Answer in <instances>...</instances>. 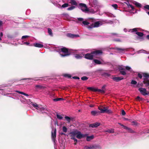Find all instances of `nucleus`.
Wrapping results in <instances>:
<instances>
[{
	"mask_svg": "<svg viewBox=\"0 0 149 149\" xmlns=\"http://www.w3.org/2000/svg\"><path fill=\"white\" fill-rule=\"evenodd\" d=\"M132 123V125H138L137 122L135 121H133L131 122Z\"/></svg>",
	"mask_w": 149,
	"mask_h": 149,
	"instance_id": "a19ab883",
	"label": "nucleus"
},
{
	"mask_svg": "<svg viewBox=\"0 0 149 149\" xmlns=\"http://www.w3.org/2000/svg\"><path fill=\"white\" fill-rule=\"evenodd\" d=\"M75 8V6H71L70 7L68 8L67 9V10H73V9Z\"/></svg>",
	"mask_w": 149,
	"mask_h": 149,
	"instance_id": "e433bc0d",
	"label": "nucleus"
},
{
	"mask_svg": "<svg viewBox=\"0 0 149 149\" xmlns=\"http://www.w3.org/2000/svg\"><path fill=\"white\" fill-rule=\"evenodd\" d=\"M138 36L140 37H142L143 36V33L142 32H138L136 33Z\"/></svg>",
	"mask_w": 149,
	"mask_h": 149,
	"instance_id": "393cba45",
	"label": "nucleus"
},
{
	"mask_svg": "<svg viewBox=\"0 0 149 149\" xmlns=\"http://www.w3.org/2000/svg\"><path fill=\"white\" fill-rule=\"evenodd\" d=\"M142 74L143 77V83L145 84V86L147 87L149 86V74L147 73H142Z\"/></svg>",
	"mask_w": 149,
	"mask_h": 149,
	"instance_id": "f03ea898",
	"label": "nucleus"
},
{
	"mask_svg": "<svg viewBox=\"0 0 149 149\" xmlns=\"http://www.w3.org/2000/svg\"><path fill=\"white\" fill-rule=\"evenodd\" d=\"M94 27H95L93 23L92 24L90 25H88L87 26V28H88L89 29H92Z\"/></svg>",
	"mask_w": 149,
	"mask_h": 149,
	"instance_id": "a878e982",
	"label": "nucleus"
},
{
	"mask_svg": "<svg viewBox=\"0 0 149 149\" xmlns=\"http://www.w3.org/2000/svg\"><path fill=\"white\" fill-rule=\"evenodd\" d=\"M112 79L115 81L118 82L123 79L124 78L122 77H113Z\"/></svg>",
	"mask_w": 149,
	"mask_h": 149,
	"instance_id": "1a4fd4ad",
	"label": "nucleus"
},
{
	"mask_svg": "<svg viewBox=\"0 0 149 149\" xmlns=\"http://www.w3.org/2000/svg\"><path fill=\"white\" fill-rule=\"evenodd\" d=\"M134 4L136 5V6L140 8L141 7V4L138 2H135L134 3Z\"/></svg>",
	"mask_w": 149,
	"mask_h": 149,
	"instance_id": "bb28decb",
	"label": "nucleus"
},
{
	"mask_svg": "<svg viewBox=\"0 0 149 149\" xmlns=\"http://www.w3.org/2000/svg\"><path fill=\"white\" fill-rule=\"evenodd\" d=\"M56 117L58 119H59L60 120L62 119L63 118V117L62 116L58 114L56 115Z\"/></svg>",
	"mask_w": 149,
	"mask_h": 149,
	"instance_id": "ea45409f",
	"label": "nucleus"
},
{
	"mask_svg": "<svg viewBox=\"0 0 149 149\" xmlns=\"http://www.w3.org/2000/svg\"><path fill=\"white\" fill-rule=\"evenodd\" d=\"M82 56L79 54H76L75 56V57L77 59H80L81 58Z\"/></svg>",
	"mask_w": 149,
	"mask_h": 149,
	"instance_id": "58836bf2",
	"label": "nucleus"
},
{
	"mask_svg": "<svg viewBox=\"0 0 149 149\" xmlns=\"http://www.w3.org/2000/svg\"><path fill=\"white\" fill-rule=\"evenodd\" d=\"M79 6L80 9L83 12L87 13L89 11V9L85 4L80 3L79 4Z\"/></svg>",
	"mask_w": 149,
	"mask_h": 149,
	"instance_id": "39448f33",
	"label": "nucleus"
},
{
	"mask_svg": "<svg viewBox=\"0 0 149 149\" xmlns=\"http://www.w3.org/2000/svg\"><path fill=\"white\" fill-rule=\"evenodd\" d=\"M87 89L94 92H96V88L94 87H89L87 88Z\"/></svg>",
	"mask_w": 149,
	"mask_h": 149,
	"instance_id": "4be33fe9",
	"label": "nucleus"
},
{
	"mask_svg": "<svg viewBox=\"0 0 149 149\" xmlns=\"http://www.w3.org/2000/svg\"><path fill=\"white\" fill-rule=\"evenodd\" d=\"M144 8L149 10V5H146L144 6Z\"/></svg>",
	"mask_w": 149,
	"mask_h": 149,
	"instance_id": "8fccbe9b",
	"label": "nucleus"
},
{
	"mask_svg": "<svg viewBox=\"0 0 149 149\" xmlns=\"http://www.w3.org/2000/svg\"><path fill=\"white\" fill-rule=\"evenodd\" d=\"M84 19L82 18H77V21L76 22L77 23L80 24H83L84 25H88L90 24L89 22H88L87 20H84Z\"/></svg>",
	"mask_w": 149,
	"mask_h": 149,
	"instance_id": "20e7f679",
	"label": "nucleus"
},
{
	"mask_svg": "<svg viewBox=\"0 0 149 149\" xmlns=\"http://www.w3.org/2000/svg\"><path fill=\"white\" fill-rule=\"evenodd\" d=\"M114 40L118 42H120L121 41L119 39H115V40Z\"/></svg>",
	"mask_w": 149,
	"mask_h": 149,
	"instance_id": "052dcab7",
	"label": "nucleus"
},
{
	"mask_svg": "<svg viewBox=\"0 0 149 149\" xmlns=\"http://www.w3.org/2000/svg\"><path fill=\"white\" fill-rule=\"evenodd\" d=\"M32 105L34 107H35L37 109H38V108H36V107H38V105L36 104V103H33L32 104Z\"/></svg>",
	"mask_w": 149,
	"mask_h": 149,
	"instance_id": "37998d69",
	"label": "nucleus"
},
{
	"mask_svg": "<svg viewBox=\"0 0 149 149\" xmlns=\"http://www.w3.org/2000/svg\"><path fill=\"white\" fill-rule=\"evenodd\" d=\"M118 124L119 125H120L121 126L123 127H124V128L125 129V127H126V126H125L124 125H123L121 123H118Z\"/></svg>",
	"mask_w": 149,
	"mask_h": 149,
	"instance_id": "5fc2aeb1",
	"label": "nucleus"
},
{
	"mask_svg": "<svg viewBox=\"0 0 149 149\" xmlns=\"http://www.w3.org/2000/svg\"><path fill=\"white\" fill-rule=\"evenodd\" d=\"M69 3H71L72 5L75 6H77V2L75 0H70Z\"/></svg>",
	"mask_w": 149,
	"mask_h": 149,
	"instance_id": "f3484780",
	"label": "nucleus"
},
{
	"mask_svg": "<svg viewBox=\"0 0 149 149\" xmlns=\"http://www.w3.org/2000/svg\"><path fill=\"white\" fill-rule=\"evenodd\" d=\"M67 36L69 37L72 38H73L75 37H79V36L78 35L73 34L71 33L67 34Z\"/></svg>",
	"mask_w": 149,
	"mask_h": 149,
	"instance_id": "f8f14e48",
	"label": "nucleus"
},
{
	"mask_svg": "<svg viewBox=\"0 0 149 149\" xmlns=\"http://www.w3.org/2000/svg\"><path fill=\"white\" fill-rule=\"evenodd\" d=\"M81 79L83 81H85L87 80L88 79V78L86 76H83Z\"/></svg>",
	"mask_w": 149,
	"mask_h": 149,
	"instance_id": "4c0bfd02",
	"label": "nucleus"
},
{
	"mask_svg": "<svg viewBox=\"0 0 149 149\" xmlns=\"http://www.w3.org/2000/svg\"><path fill=\"white\" fill-rule=\"evenodd\" d=\"M138 90L143 95L145 96L149 94V92L147 91L146 89L145 88H140L138 89Z\"/></svg>",
	"mask_w": 149,
	"mask_h": 149,
	"instance_id": "423d86ee",
	"label": "nucleus"
},
{
	"mask_svg": "<svg viewBox=\"0 0 149 149\" xmlns=\"http://www.w3.org/2000/svg\"><path fill=\"white\" fill-rule=\"evenodd\" d=\"M137 31V29L136 28H134V29H132L131 30L132 32H136Z\"/></svg>",
	"mask_w": 149,
	"mask_h": 149,
	"instance_id": "864d4df0",
	"label": "nucleus"
},
{
	"mask_svg": "<svg viewBox=\"0 0 149 149\" xmlns=\"http://www.w3.org/2000/svg\"><path fill=\"white\" fill-rule=\"evenodd\" d=\"M87 135V134H82L80 132L77 131L76 137L78 139H80L86 136Z\"/></svg>",
	"mask_w": 149,
	"mask_h": 149,
	"instance_id": "6e6552de",
	"label": "nucleus"
},
{
	"mask_svg": "<svg viewBox=\"0 0 149 149\" xmlns=\"http://www.w3.org/2000/svg\"><path fill=\"white\" fill-rule=\"evenodd\" d=\"M56 128H55L53 129V131H52V139L54 143L55 142L56 140Z\"/></svg>",
	"mask_w": 149,
	"mask_h": 149,
	"instance_id": "0eeeda50",
	"label": "nucleus"
},
{
	"mask_svg": "<svg viewBox=\"0 0 149 149\" xmlns=\"http://www.w3.org/2000/svg\"><path fill=\"white\" fill-rule=\"evenodd\" d=\"M98 91L99 92H100L101 93H105V91L104 90H101L100 89H98L96 88V92Z\"/></svg>",
	"mask_w": 149,
	"mask_h": 149,
	"instance_id": "c85d7f7f",
	"label": "nucleus"
},
{
	"mask_svg": "<svg viewBox=\"0 0 149 149\" xmlns=\"http://www.w3.org/2000/svg\"><path fill=\"white\" fill-rule=\"evenodd\" d=\"M36 87L39 88L40 89H43L45 88V87L40 85H37L36 86Z\"/></svg>",
	"mask_w": 149,
	"mask_h": 149,
	"instance_id": "cd10ccee",
	"label": "nucleus"
},
{
	"mask_svg": "<svg viewBox=\"0 0 149 149\" xmlns=\"http://www.w3.org/2000/svg\"><path fill=\"white\" fill-rule=\"evenodd\" d=\"M125 68L127 70H130L131 69V68L130 67L128 66H126L125 67Z\"/></svg>",
	"mask_w": 149,
	"mask_h": 149,
	"instance_id": "13d9d810",
	"label": "nucleus"
},
{
	"mask_svg": "<svg viewBox=\"0 0 149 149\" xmlns=\"http://www.w3.org/2000/svg\"><path fill=\"white\" fill-rule=\"evenodd\" d=\"M102 108H103L102 107H98V109L101 111H100V113H104L105 110H103Z\"/></svg>",
	"mask_w": 149,
	"mask_h": 149,
	"instance_id": "7c9ffc66",
	"label": "nucleus"
},
{
	"mask_svg": "<svg viewBox=\"0 0 149 149\" xmlns=\"http://www.w3.org/2000/svg\"><path fill=\"white\" fill-rule=\"evenodd\" d=\"M93 61L94 63L96 64L100 65L102 64V62L100 61L97 59H94Z\"/></svg>",
	"mask_w": 149,
	"mask_h": 149,
	"instance_id": "b1692460",
	"label": "nucleus"
},
{
	"mask_svg": "<svg viewBox=\"0 0 149 149\" xmlns=\"http://www.w3.org/2000/svg\"><path fill=\"white\" fill-rule=\"evenodd\" d=\"M104 113H111L112 112L111 110L108 109V108L107 110H105Z\"/></svg>",
	"mask_w": 149,
	"mask_h": 149,
	"instance_id": "72a5a7b5",
	"label": "nucleus"
},
{
	"mask_svg": "<svg viewBox=\"0 0 149 149\" xmlns=\"http://www.w3.org/2000/svg\"><path fill=\"white\" fill-rule=\"evenodd\" d=\"M63 131L65 133L67 131V129L65 126H63Z\"/></svg>",
	"mask_w": 149,
	"mask_h": 149,
	"instance_id": "c9c22d12",
	"label": "nucleus"
},
{
	"mask_svg": "<svg viewBox=\"0 0 149 149\" xmlns=\"http://www.w3.org/2000/svg\"><path fill=\"white\" fill-rule=\"evenodd\" d=\"M100 113V111L98 110H93L91 111V114L93 116L98 115Z\"/></svg>",
	"mask_w": 149,
	"mask_h": 149,
	"instance_id": "9d476101",
	"label": "nucleus"
},
{
	"mask_svg": "<svg viewBox=\"0 0 149 149\" xmlns=\"http://www.w3.org/2000/svg\"><path fill=\"white\" fill-rule=\"evenodd\" d=\"M59 134L60 135H66V134L62 132H59Z\"/></svg>",
	"mask_w": 149,
	"mask_h": 149,
	"instance_id": "bf43d9fd",
	"label": "nucleus"
},
{
	"mask_svg": "<svg viewBox=\"0 0 149 149\" xmlns=\"http://www.w3.org/2000/svg\"><path fill=\"white\" fill-rule=\"evenodd\" d=\"M124 70L123 68L119 70L120 72V73L123 75H125L126 74V72L125 71L122 70Z\"/></svg>",
	"mask_w": 149,
	"mask_h": 149,
	"instance_id": "aec40b11",
	"label": "nucleus"
},
{
	"mask_svg": "<svg viewBox=\"0 0 149 149\" xmlns=\"http://www.w3.org/2000/svg\"><path fill=\"white\" fill-rule=\"evenodd\" d=\"M116 49L118 51H127V49H125L122 48H120L118 47L116 48Z\"/></svg>",
	"mask_w": 149,
	"mask_h": 149,
	"instance_id": "5701e85b",
	"label": "nucleus"
},
{
	"mask_svg": "<svg viewBox=\"0 0 149 149\" xmlns=\"http://www.w3.org/2000/svg\"><path fill=\"white\" fill-rule=\"evenodd\" d=\"M112 6L116 9H117L118 7V5L116 4H112Z\"/></svg>",
	"mask_w": 149,
	"mask_h": 149,
	"instance_id": "de8ad7c7",
	"label": "nucleus"
},
{
	"mask_svg": "<svg viewBox=\"0 0 149 149\" xmlns=\"http://www.w3.org/2000/svg\"><path fill=\"white\" fill-rule=\"evenodd\" d=\"M100 24V21H97L95 22L94 24L95 27H97L99 26Z\"/></svg>",
	"mask_w": 149,
	"mask_h": 149,
	"instance_id": "6ab92c4d",
	"label": "nucleus"
},
{
	"mask_svg": "<svg viewBox=\"0 0 149 149\" xmlns=\"http://www.w3.org/2000/svg\"><path fill=\"white\" fill-rule=\"evenodd\" d=\"M104 75L105 77H109L110 76V74L109 73H104Z\"/></svg>",
	"mask_w": 149,
	"mask_h": 149,
	"instance_id": "c03bdc74",
	"label": "nucleus"
},
{
	"mask_svg": "<svg viewBox=\"0 0 149 149\" xmlns=\"http://www.w3.org/2000/svg\"><path fill=\"white\" fill-rule=\"evenodd\" d=\"M69 6V4L68 3H65L62 5L61 6V8H65L68 7Z\"/></svg>",
	"mask_w": 149,
	"mask_h": 149,
	"instance_id": "f704fd0d",
	"label": "nucleus"
},
{
	"mask_svg": "<svg viewBox=\"0 0 149 149\" xmlns=\"http://www.w3.org/2000/svg\"><path fill=\"white\" fill-rule=\"evenodd\" d=\"M77 131H74L71 132L70 133V136L75 137L77 135Z\"/></svg>",
	"mask_w": 149,
	"mask_h": 149,
	"instance_id": "4468645a",
	"label": "nucleus"
},
{
	"mask_svg": "<svg viewBox=\"0 0 149 149\" xmlns=\"http://www.w3.org/2000/svg\"><path fill=\"white\" fill-rule=\"evenodd\" d=\"M61 52L64 54H60V55L61 56L64 57L65 56H69L70 55V53L68 51V49L65 47H63L61 49Z\"/></svg>",
	"mask_w": 149,
	"mask_h": 149,
	"instance_id": "7ed1b4c3",
	"label": "nucleus"
},
{
	"mask_svg": "<svg viewBox=\"0 0 149 149\" xmlns=\"http://www.w3.org/2000/svg\"><path fill=\"white\" fill-rule=\"evenodd\" d=\"M64 99L61 98H58L53 99V100L54 101L56 102L59 101L63 100Z\"/></svg>",
	"mask_w": 149,
	"mask_h": 149,
	"instance_id": "c756f323",
	"label": "nucleus"
},
{
	"mask_svg": "<svg viewBox=\"0 0 149 149\" xmlns=\"http://www.w3.org/2000/svg\"><path fill=\"white\" fill-rule=\"evenodd\" d=\"M108 108V107H103V110H107V109Z\"/></svg>",
	"mask_w": 149,
	"mask_h": 149,
	"instance_id": "0e129e2a",
	"label": "nucleus"
},
{
	"mask_svg": "<svg viewBox=\"0 0 149 149\" xmlns=\"http://www.w3.org/2000/svg\"><path fill=\"white\" fill-rule=\"evenodd\" d=\"M65 118L68 123H70V121L72 120L73 119L72 118H70L68 116H65Z\"/></svg>",
	"mask_w": 149,
	"mask_h": 149,
	"instance_id": "dca6fc26",
	"label": "nucleus"
},
{
	"mask_svg": "<svg viewBox=\"0 0 149 149\" xmlns=\"http://www.w3.org/2000/svg\"><path fill=\"white\" fill-rule=\"evenodd\" d=\"M137 83V82L134 80H132L131 82V84H136Z\"/></svg>",
	"mask_w": 149,
	"mask_h": 149,
	"instance_id": "a18cd8bd",
	"label": "nucleus"
},
{
	"mask_svg": "<svg viewBox=\"0 0 149 149\" xmlns=\"http://www.w3.org/2000/svg\"><path fill=\"white\" fill-rule=\"evenodd\" d=\"M125 129L127 130L129 132L131 133H134V131L132 130L130 128L128 127L127 126L125 127Z\"/></svg>",
	"mask_w": 149,
	"mask_h": 149,
	"instance_id": "2eb2a0df",
	"label": "nucleus"
},
{
	"mask_svg": "<svg viewBox=\"0 0 149 149\" xmlns=\"http://www.w3.org/2000/svg\"><path fill=\"white\" fill-rule=\"evenodd\" d=\"M90 147H88L87 146H85L84 149H89Z\"/></svg>",
	"mask_w": 149,
	"mask_h": 149,
	"instance_id": "680f3d73",
	"label": "nucleus"
},
{
	"mask_svg": "<svg viewBox=\"0 0 149 149\" xmlns=\"http://www.w3.org/2000/svg\"><path fill=\"white\" fill-rule=\"evenodd\" d=\"M137 75H138V77L140 79H141L142 78V76H143V74H142H142L139 73Z\"/></svg>",
	"mask_w": 149,
	"mask_h": 149,
	"instance_id": "79ce46f5",
	"label": "nucleus"
},
{
	"mask_svg": "<svg viewBox=\"0 0 149 149\" xmlns=\"http://www.w3.org/2000/svg\"><path fill=\"white\" fill-rule=\"evenodd\" d=\"M129 6L130 7V8H131L132 10H133V11H134V7L132 5H130V4H129Z\"/></svg>",
	"mask_w": 149,
	"mask_h": 149,
	"instance_id": "6e6d98bb",
	"label": "nucleus"
},
{
	"mask_svg": "<svg viewBox=\"0 0 149 149\" xmlns=\"http://www.w3.org/2000/svg\"><path fill=\"white\" fill-rule=\"evenodd\" d=\"M72 78L75 79H79V78L77 77L74 76L72 77Z\"/></svg>",
	"mask_w": 149,
	"mask_h": 149,
	"instance_id": "4d7b16f0",
	"label": "nucleus"
},
{
	"mask_svg": "<svg viewBox=\"0 0 149 149\" xmlns=\"http://www.w3.org/2000/svg\"><path fill=\"white\" fill-rule=\"evenodd\" d=\"M136 99L137 100H139L140 99H141V98L139 96H138L136 98Z\"/></svg>",
	"mask_w": 149,
	"mask_h": 149,
	"instance_id": "338daca9",
	"label": "nucleus"
},
{
	"mask_svg": "<svg viewBox=\"0 0 149 149\" xmlns=\"http://www.w3.org/2000/svg\"><path fill=\"white\" fill-rule=\"evenodd\" d=\"M108 132L111 133H114V132L113 130H108Z\"/></svg>",
	"mask_w": 149,
	"mask_h": 149,
	"instance_id": "603ef678",
	"label": "nucleus"
},
{
	"mask_svg": "<svg viewBox=\"0 0 149 149\" xmlns=\"http://www.w3.org/2000/svg\"><path fill=\"white\" fill-rule=\"evenodd\" d=\"M97 147L96 145H93L90 146L89 149H97Z\"/></svg>",
	"mask_w": 149,
	"mask_h": 149,
	"instance_id": "2f4dec72",
	"label": "nucleus"
},
{
	"mask_svg": "<svg viewBox=\"0 0 149 149\" xmlns=\"http://www.w3.org/2000/svg\"><path fill=\"white\" fill-rule=\"evenodd\" d=\"M29 37V36H23L22 37V39H23L24 38H26Z\"/></svg>",
	"mask_w": 149,
	"mask_h": 149,
	"instance_id": "09e8293b",
	"label": "nucleus"
},
{
	"mask_svg": "<svg viewBox=\"0 0 149 149\" xmlns=\"http://www.w3.org/2000/svg\"><path fill=\"white\" fill-rule=\"evenodd\" d=\"M33 45L35 47L39 48L42 47L43 46V45L39 43H34Z\"/></svg>",
	"mask_w": 149,
	"mask_h": 149,
	"instance_id": "ddd939ff",
	"label": "nucleus"
},
{
	"mask_svg": "<svg viewBox=\"0 0 149 149\" xmlns=\"http://www.w3.org/2000/svg\"><path fill=\"white\" fill-rule=\"evenodd\" d=\"M102 52L101 50H97L91 52V53L86 54L84 55V58L90 60H93L94 58H97L96 56L98 55L101 54Z\"/></svg>",
	"mask_w": 149,
	"mask_h": 149,
	"instance_id": "f257e3e1",
	"label": "nucleus"
},
{
	"mask_svg": "<svg viewBox=\"0 0 149 149\" xmlns=\"http://www.w3.org/2000/svg\"><path fill=\"white\" fill-rule=\"evenodd\" d=\"M24 44L26 45H29V43L28 42H25L24 43Z\"/></svg>",
	"mask_w": 149,
	"mask_h": 149,
	"instance_id": "e2e57ef3",
	"label": "nucleus"
},
{
	"mask_svg": "<svg viewBox=\"0 0 149 149\" xmlns=\"http://www.w3.org/2000/svg\"><path fill=\"white\" fill-rule=\"evenodd\" d=\"M63 76L64 77H68V78H70L71 77V75L67 74H64Z\"/></svg>",
	"mask_w": 149,
	"mask_h": 149,
	"instance_id": "473e14b6",
	"label": "nucleus"
},
{
	"mask_svg": "<svg viewBox=\"0 0 149 149\" xmlns=\"http://www.w3.org/2000/svg\"><path fill=\"white\" fill-rule=\"evenodd\" d=\"M143 83H141L140 84L139 83L137 85V86L136 87H139L140 86H143Z\"/></svg>",
	"mask_w": 149,
	"mask_h": 149,
	"instance_id": "49530a36",
	"label": "nucleus"
},
{
	"mask_svg": "<svg viewBox=\"0 0 149 149\" xmlns=\"http://www.w3.org/2000/svg\"><path fill=\"white\" fill-rule=\"evenodd\" d=\"M94 136L93 135H91L90 136H87L86 137V140L88 141H90L91 140L93 139L94 138Z\"/></svg>",
	"mask_w": 149,
	"mask_h": 149,
	"instance_id": "a211bd4d",
	"label": "nucleus"
},
{
	"mask_svg": "<svg viewBox=\"0 0 149 149\" xmlns=\"http://www.w3.org/2000/svg\"><path fill=\"white\" fill-rule=\"evenodd\" d=\"M121 113L122 115L124 116L125 115L126 113L124 110H122L121 111Z\"/></svg>",
	"mask_w": 149,
	"mask_h": 149,
	"instance_id": "3c124183",
	"label": "nucleus"
},
{
	"mask_svg": "<svg viewBox=\"0 0 149 149\" xmlns=\"http://www.w3.org/2000/svg\"><path fill=\"white\" fill-rule=\"evenodd\" d=\"M100 125V124L99 123L96 122L94 123L91 124H90L89 125V127H92V128L93 127H96L98 126H99Z\"/></svg>",
	"mask_w": 149,
	"mask_h": 149,
	"instance_id": "9b49d317",
	"label": "nucleus"
},
{
	"mask_svg": "<svg viewBox=\"0 0 149 149\" xmlns=\"http://www.w3.org/2000/svg\"><path fill=\"white\" fill-rule=\"evenodd\" d=\"M106 86L105 85H103V86L102 87V89L103 90V89L105 88L106 87Z\"/></svg>",
	"mask_w": 149,
	"mask_h": 149,
	"instance_id": "69168bd1",
	"label": "nucleus"
},
{
	"mask_svg": "<svg viewBox=\"0 0 149 149\" xmlns=\"http://www.w3.org/2000/svg\"><path fill=\"white\" fill-rule=\"evenodd\" d=\"M48 32L49 35L51 36H53V33L51 29L50 28H48Z\"/></svg>",
	"mask_w": 149,
	"mask_h": 149,
	"instance_id": "412c9836",
	"label": "nucleus"
},
{
	"mask_svg": "<svg viewBox=\"0 0 149 149\" xmlns=\"http://www.w3.org/2000/svg\"><path fill=\"white\" fill-rule=\"evenodd\" d=\"M146 38L149 40V35H147L146 36Z\"/></svg>",
	"mask_w": 149,
	"mask_h": 149,
	"instance_id": "774afa93",
	"label": "nucleus"
}]
</instances>
